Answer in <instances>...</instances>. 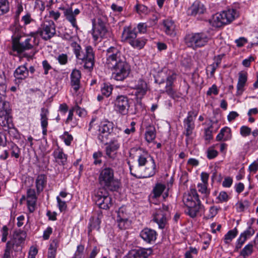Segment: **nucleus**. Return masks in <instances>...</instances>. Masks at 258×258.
<instances>
[{
  "label": "nucleus",
  "instance_id": "b1692460",
  "mask_svg": "<svg viewBox=\"0 0 258 258\" xmlns=\"http://www.w3.org/2000/svg\"><path fill=\"white\" fill-rule=\"evenodd\" d=\"M152 252L151 248H140L131 252L128 258H147Z\"/></svg>",
  "mask_w": 258,
  "mask_h": 258
},
{
  "label": "nucleus",
  "instance_id": "3c124183",
  "mask_svg": "<svg viewBox=\"0 0 258 258\" xmlns=\"http://www.w3.org/2000/svg\"><path fill=\"white\" fill-rule=\"evenodd\" d=\"M11 156L18 158L20 154V149L15 144H13L11 146Z\"/></svg>",
  "mask_w": 258,
  "mask_h": 258
},
{
  "label": "nucleus",
  "instance_id": "ddd939ff",
  "mask_svg": "<svg viewBox=\"0 0 258 258\" xmlns=\"http://www.w3.org/2000/svg\"><path fill=\"white\" fill-rule=\"evenodd\" d=\"M130 107V99L127 96L120 95L114 100V109L115 111L122 115L128 113Z\"/></svg>",
  "mask_w": 258,
  "mask_h": 258
},
{
  "label": "nucleus",
  "instance_id": "393cba45",
  "mask_svg": "<svg viewBox=\"0 0 258 258\" xmlns=\"http://www.w3.org/2000/svg\"><path fill=\"white\" fill-rule=\"evenodd\" d=\"M28 70L25 65L19 66L14 73V76L16 79L15 81H18L19 82L26 79L28 76Z\"/></svg>",
  "mask_w": 258,
  "mask_h": 258
},
{
  "label": "nucleus",
  "instance_id": "a18cd8bd",
  "mask_svg": "<svg viewBox=\"0 0 258 258\" xmlns=\"http://www.w3.org/2000/svg\"><path fill=\"white\" fill-rule=\"evenodd\" d=\"M165 92L174 99L179 97L176 91L173 89L172 86L166 85Z\"/></svg>",
  "mask_w": 258,
  "mask_h": 258
},
{
  "label": "nucleus",
  "instance_id": "37998d69",
  "mask_svg": "<svg viewBox=\"0 0 258 258\" xmlns=\"http://www.w3.org/2000/svg\"><path fill=\"white\" fill-rule=\"evenodd\" d=\"M10 10L8 0H0V16L7 13Z\"/></svg>",
  "mask_w": 258,
  "mask_h": 258
},
{
  "label": "nucleus",
  "instance_id": "bb28decb",
  "mask_svg": "<svg viewBox=\"0 0 258 258\" xmlns=\"http://www.w3.org/2000/svg\"><path fill=\"white\" fill-rule=\"evenodd\" d=\"M49 114L48 110L44 107L41 109V126L42 128V134L44 136L47 134V127L48 126V115Z\"/></svg>",
  "mask_w": 258,
  "mask_h": 258
},
{
  "label": "nucleus",
  "instance_id": "69168bd1",
  "mask_svg": "<svg viewBox=\"0 0 258 258\" xmlns=\"http://www.w3.org/2000/svg\"><path fill=\"white\" fill-rule=\"evenodd\" d=\"M42 66L44 70V74L45 75H47L48 73V71L52 69L51 66L46 60H44L42 61Z\"/></svg>",
  "mask_w": 258,
  "mask_h": 258
},
{
  "label": "nucleus",
  "instance_id": "423d86ee",
  "mask_svg": "<svg viewBox=\"0 0 258 258\" xmlns=\"http://www.w3.org/2000/svg\"><path fill=\"white\" fill-rule=\"evenodd\" d=\"M71 46L73 48V51L76 58L81 60L84 63V68L91 72L94 66L95 54L93 48L91 46H87L85 48V52H81V47L76 42L73 40Z\"/></svg>",
  "mask_w": 258,
  "mask_h": 258
},
{
  "label": "nucleus",
  "instance_id": "a211bd4d",
  "mask_svg": "<svg viewBox=\"0 0 258 258\" xmlns=\"http://www.w3.org/2000/svg\"><path fill=\"white\" fill-rule=\"evenodd\" d=\"M157 232L154 230L148 228H144L140 232V237L148 243L154 242L157 238Z\"/></svg>",
  "mask_w": 258,
  "mask_h": 258
},
{
  "label": "nucleus",
  "instance_id": "f257e3e1",
  "mask_svg": "<svg viewBox=\"0 0 258 258\" xmlns=\"http://www.w3.org/2000/svg\"><path fill=\"white\" fill-rule=\"evenodd\" d=\"M105 64L111 70L112 77L117 81H123L131 72L125 57L114 47H109L106 51Z\"/></svg>",
  "mask_w": 258,
  "mask_h": 258
},
{
  "label": "nucleus",
  "instance_id": "e433bc0d",
  "mask_svg": "<svg viewBox=\"0 0 258 258\" xmlns=\"http://www.w3.org/2000/svg\"><path fill=\"white\" fill-rule=\"evenodd\" d=\"M237 230L236 228L229 230L225 235L224 238V242L225 244H229L237 234Z\"/></svg>",
  "mask_w": 258,
  "mask_h": 258
},
{
  "label": "nucleus",
  "instance_id": "864d4df0",
  "mask_svg": "<svg viewBox=\"0 0 258 258\" xmlns=\"http://www.w3.org/2000/svg\"><path fill=\"white\" fill-rule=\"evenodd\" d=\"M102 156V153L100 151L94 153L93 155V157L94 159V164L95 165L100 164L102 163V160L101 159Z\"/></svg>",
  "mask_w": 258,
  "mask_h": 258
},
{
  "label": "nucleus",
  "instance_id": "dca6fc26",
  "mask_svg": "<svg viewBox=\"0 0 258 258\" xmlns=\"http://www.w3.org/2000/svg\"><path fill=\"white\" fill-rule=\"evenodd\" d=\"M197 115L194 111H190L188 112L187 117L183 121L184 128L185 130V135L186 137H189L191 135L192 131L195 127L193 116L196 117Z\"/></svg>",
  "mask_w": 258,
  "mask_h": 258
},
{
  "label": "nucleus",
  "instance_id": "ea45409f",
  "mask_svg": "<svg viewBox=\"0 0 258 258\" xmlns=\"http://www.w3.org/2000/svg\"><path fill=\"white\" fill-rule=\"evenodd\" d=\"M165 188V186L164 184L161 183L156 184L153 190V197L154 198L159 197L164 190Z\"/></svg>",
  "mask_w": 258,
  "mask_h": 258
},
{
  "label": "nucleus",
  "instance_id": "8fccbe9b",
  "mask_svg": "<svg viewBox=\"0 0 258 258\" xmlns=\"http://www.w3.org/2000/svg\"><path fill=\"white\" fill-rule=\"evenodd\" d=\"M61 138L63 140L64 142L67 146H70L73 140V136L69 134L68 132H65L61 136Z\"/></svg>",
  "mask_w": 258,
  "mask_h": 258
},
{
  "label": "nucleus",
  "instance_id": "13d9d810",
  "mask_svg": "<svg viewBox=\"0 0 258 258\" xmlns=\"http://www.w3.org/2000/svg\"><path fill=\"white\" fill-rule=\"evenodd\" d=\"M217 199L220 203L226 202L228 201L229 199V196L226 192L222 191L219 193V195L217 197Z\"/></svg>",
  "mask_w": 258,
  "mask_h": 258
},
{
  "label": "nucleus",
  "instance_id": "052dcab7",
  "mask_svg": "<svg viewBox=\"0 0 258 258\" xmlns=\"http://www.w3.org/2000/svg\"><path fill=\"white\" fill-rule=\"evenodd\" d=\"M251 128L247 126H242L240 127V133L241 136L246 137L249 136L251 133Z\"/></svg>",
  "mask_w": 258,
  "mask_h": 258
},
{
  "label": "nucleus",
  "instance_id": "0eeeda50",
  "mask_svg": "<svg viewBox=\"0 0 258 258\" xmlns=\"http://www.w3.org/2000/svg\"><path fill=\"white\" fill-rule=\"evenodd\" d=\"M11 112L9 102L6 100L5 96L0 93V124L5 131L13 127Z\"/></svg>",
  "mask_w": 258,
  "mask_h": 258
},
{
  "label": "nucleus",
  "instance_id": "09e8293b",
  "mask_svg": "<svg viewBox=\"0 0 258 258\" xmlns=\"http://www.w3.org/2000/svg\"><path fill=\"white\" fill-rule=\"evenodd\" d=\"M6 78L4 73L0 74V91L3 92H6L7 90Z\"/></svg>",
  "mask_w": 258,
  "mask_h": 258
},
{
  "label": "nucleus",
  "instance_id": "0e129e2a",
  "mask_svg": "<svg viewBox=\"0 0 258 258\" xmlns=\"http://www.w3.org/2000/svg\"><path fill=\"white\" fill-rule=\"evenodd\" d=\"M248 170L250 172L255 173L258 170V162L254 161L248 167Z\"/></svg>",
  "mask_w": 258,
  "mask_h": 258
},
{
  "label": "nucleus",
  "instance_id": "473e14b6",
  "mask_svg": "<svg viewBox=\"0 0 258 258\" xmlns=\"http://www.w3.org/2000/svg\"><path fill=\"white\" fill-rule=\"evenodd\" d=\"M20 246L13 239L8 241L6 244L4 255L10 257L13 251H18Z\"/></svg>",
  "mask_w": 258,
  "mask_h": 258
},
{
  "label": "nucleus",
  "instance_id": "f8f14e48",
  "mask_svg": "<svg viewBox=\"0 0 258 258\" xmlns=\"http://www.w3.org/2000/svg\"><path fill=\"white\" fill-rule=\"evenodd\" d=\"M36 33L39 34L44 40L50 39L56 33L54 23L52 21L44 23L37 30Z\"/></svg>",
  "mask_w": 258,
  "mask_h": 258
},
{
  "label": "nucleus",
  "instance_id": "c03bdc74",
  "mask_svg": "<svg viewBox=\"0 0 258 258\" xmlns=\"http://www.w3.org/2000/svg\"><path fill=\"white\" fill-rule=\"evenodd\" d=\"M253 251V244L249 243L244 246L240 252L242 256L246 257L250 255Z\"/></svg>",
  "mask_w": 258,
  "mask_h": 258
},
{
  "label": "nucleus",
  "instance_id": "cd10ccee",
  "mask_svg": "<svg viewBox=\"0 0 258 258\" xmlns=\"http://www.w3.org/2000/svg\"><path fill=\"white\" fill-rule=\"evenodd\" d=\"M47 183V177L44 174L38 175L35 180V185L36 188L37 192L39 194L42 192Z\"/></svg>",
  "mask_w": 258,
  "mask_h": 258
},
{
  "label": "nucleus",
  "instance_id": "58836bf2",
  "mask_svg": "<svg viewBox=\"0 0 258 258\" xmlns=\"http://www.w3.org/2000/svg\"><path fill=\"white\" fill-rule=\"evenodd\" d=\"M156 138V131L154 127H149L147 128L145 132L146 140L150 143L152 142Z\"/></svg>",
  "mask_w": 258,
  "mask_h": 258
},
{
  "label": "nucleus",
  "instance_id": "9d476101",
  "mask_svg": "<svg viewBox=\"0 0 258 258\" xmlns=\"http://www.w3.org/2000/svg\"><path fill=\"white\" fill-rule=\"evenodd\" d=\"M21 38V36H17L13 38L12 40L13 50L18 53H20L25 50L31 49L34 45L38 44V41H36L35 33H32L30 36L27 37L24 41L22 42H20Z\"/></svg>",
  "mask_w": 258,
  "mask_h": 258
},
{
  "label": "nucleus",
  "instance_id": "c85d7f7f",
  "mask_svg": "<svg viewBox=\"0 0 258 258\" xmlns=\"http://www.w3.org/2000/svg\"><path fill=\"white\" fill-rule=\"evenodd\" d=\"M66 19L71 24L72 26L75 28L76 31L79 30L77 25L76 16L73 14L72 8H68L64 10L63 12Z\"/></svg>",
  "mask_w": 258,
  "mask_h": 258
},
{
  "label": "nucleus",
  "instance_id": "de8ad7c7",
  "mask_svg": "<svg viewBox=\"0 0 258 258\" xmlns=\"http://www.w3.org/2000/svg\"><path fill=\"white\" fill-rule=\"evenodd\" d=\"M198 253V250L196 247H189L184 254V258H193V255H197Z\"/></svg>",
  "mask_w": 258,
  "mask_h": 258
},
{
  "label": "nucleus",
  "instance_id": "aec40b11",
  "mask_svg": "<svg viewBox=\"0 0 258 258\" xmlns=\"http://www.w3.org/2000/svg\"><path fill=\"white\" fill-rule=\"evenodd\" d=\"M254 230L251 226H249L246 230L240 234L237 240L236 247L238 249L240 248L245 241L251 237L254 234Z\"/></svg>",
  "mask_w": 258,
  "mask_h": 258
},
{
  "label": "nucleus",
  "instance_id": "4be33fe9",
  "mask_svg": "<svg viewBox=\"0 0 258 258\" xmlns=\"http://www.w3.org/2000/svg\"><path fill=\"white\" fill-rule=\"evenodd\" d=\"M52 155L55 159V161L60 165H65L67 163L68 156L65 154L62 149L58 147L55 149Z\"/></svg>",
  "mask_w": 258,
  "mask_h": 258
},
{
  "label": "nucleus",
  "instance_id": "6ab92c4d",
  "mask_svg": "<svg viewBox=\"0 0 258 258\" xmlns=\"http://www.w3.org/2000/svg\"><path fill=\"white\" fill-rule=\"evenodd\" d=\"M135 95L137 98L142 99L146 94L148 87L146 82L143 79H139L135 85Z\"/></svg>",
  "mask_w": 258,
  "mask_h": 258
},
{
  "label": "nucleus",
  "instance_id": "6e6d98bb",
  "mask_svg": "<svg viewBox=\"0 0 258 258\" xmlns=\"http://www.w3.org/2000/svg\"><path fill=\"white\" fill-rule=\"evenodd\" d=\"M56 200L57 202V205L60 211L62 212L65 211L67 207L66 202L62 201L58 196L56 197Z\"/></svg>",
  "mask_w": 258,
  "mask_h": 258
},
{
  "label": "nucleus",
  "instance_id": "49530a36",
  "mask_svg": "<svg viewBox=\"0 0 258 258\" xmlns=\"http://www.w3.org/2000/svg\"><path fill=\"white\" fill-rule=\"evenodd\" d=\"M137 102L135 104V111L134 114H137L144 110V106L140 98H137Z\"/></svg>",
  "mask_w": 258,
  "mask_h": 258
},
{
  "label": "nucleus",
  "instance_id": "20e7f679",
  "mask_svg": "<svg viewBox=\"0 0 258 258\" xmlns=\"http://www.w3.org/2000/svg\"><path fill=\"white\" fill-rule=\"evenodd\" d=\"M98 182L101 186L111 191H116L120 186L119 180L114 177L113 169L107 166L100 169Z\"/></svg>",
  "mask_w": 258,
  "mask_h": 258
},
{
  "label": "nucleus",
  "instance_id": "680f3d73",
  "mask_svg": "<svg viewBox=\"0 0 258 258\" xmlns=\"http://www.w3.org/2000/svg\"><path fill=\"white\" fill-rule=\"evenodd\" d=\"M57 60L60 64H66L68 62V55L64 53L59 54L57 57Z\"/></svg>",
  "mask_w": 258,
  "mask_h": 258
},
{
  "label": "nucleus",
  "instance_id": "4468645a",
  "mask_svg": "<svg viewBox=\"0 0 258 258\" xmlns=\"http://www.w3.org/2000/svg\"><path fill=\"white\" fill-rule=\"evenodd\" d=\"M98 127V139L100 142L105 143L112 132L113 124L112 122L105 120L101 122Z\"/></svg>",
  "mask_w": 258,
  "mask_h": 258
},
{
  "label": "nucleus",
  "instance_id": "603ef678",
  "mask_svg": "<svg viewBox=\"0 0 258 258\" xmlns=\"http://www.w3.org/2000/svg\"><path fill=\"white\" fill-rule=\"evenodd\" d=\"M219 209L215 206H212L209 209V214L205 217L207 219L214 218L218 213Z\"/></svg>",
  "mask_w": 258,
  "mask_h": 258
},
{
  "label": "nucleus",
  "instance_id": "a878e982",
  "mask_svg": "<svg viewBox=\"0 0 258 258\" xmlns=\"http://www.w3.org/2000/svg\"><path fill=\"white\" fill-rule=\"evenodd\" d=\"M137 38V33L135 30L131 28L125 27L122 33V41H126L129 44Z\"/></svg>",
  "mask_w": 258,
  "mask_h": 258
},
{
  "label": "nucleus",
  "instance_id": "6e6552de",
  "mask_svg": "<svg viewBox=\"0 0 258 258\" xmlns=\"http://www.w3.org/2000/svg\"><path fill=\"white\" fill-rule=\"evenodd\" d=\"M238 16L235 9H229L223 11L221 13H217L213 16L211 21L212 25L215 27H221L233 21Z\"/></svg>",
  "mask_w": 258,
  "mask_h": 258
},
{
  "label": "nucleus",
  "instance_id": "9b49d317",
  "mask_svg": "<svg viewBox=\"0 0 258 258\" xmlns=\"http://www.w3.org/2000/svg\"><path fill=\"white\" fill-rule=\"evenodd\" d=\"M94 201L100 208L108 210L112 206V198L109 196L106 189H99L95 194Z\"/></svg>",
  "mask_w": 258,
  "mask_h": 258
},
{
  "label": "nucleus",
  "instance_id": "e2e57ef3",
  "mask_svg": "<svg viewBox=\"0 0 258 258\" xmlns=\"http://www.w3.org/2000/svg\"><path fill=\"white\" fill-rule=\"evenodd\" d=\"M56 248L54 247L53 243H51L50 245L48 252L47 258H55Z\"/></svg>",
  "mask_w": 258,
  "mask_h": 258
},
{
  "label": "nucleus",
  "instance_id": "c9c22d12",
  "mask_svg": "<svg viewBox=\"0 0 258 258\" xmlns=\"http://www.w3.org/2000/svg\"><path fill=\"white\" fill-rule=\"evenodd\" d=\"M147 39L144 38H136L130 42V45L135 48L141 49L146 43Z\"/></svg>",
  "mask_w": 258,
  "mask_h": 258
},
{
  "label": "nucleus",
  "instance_id": "c756f323",
  "mask_svg": "<svg viewBox=\"0 0 258 258\" xmlns=\"http://www.w3.org/2000/svg\"><path fill=\"white\" fill-rule=\"evenodd\" d=\"M164 30L166 34L173 36L176 34L175 25L171 20H166L163 22Z\"/></svg>",
  "mask_w": 258,
  "mask_h": 258
},
{
  "label": "nucleus",
  "instance_id": "a19ab883",
  "mask_svg": "<svg viewBox=\"0 0 258 258\" xmlns=\"http://www.w3.org/2000/svg\"><path fill=\"white\" fill-rule=\"evenodd\" d=\"M113 87L111 85L104 83L103 86L101 88L102 95L106 97H109L112 93Z\"/></svg>",
  "mask_w": 258,
  "mask_h": 258
},
{
  "label": "nucleus",
  "instance_id": "1a4fd4ad",
  "mask_svg": "<svg viewBox=\"0 0 258 258\" xmlns=\"http://www.w3.org/2000/svg\"><path fill=\"white\" fill-rule=\"evenodd\" d=\"M209 40L208 35L203 32L188 34L184 38L186 45L194 49L205 46Z\"/></svg>",
  "mask_w": 258,
  "mask_h": 258
},
{
  "label": "nucleus",
  "instance_id": "39448f33",
  "mask_svg": "<svg viewBox=\"0 0 258 258\" xmlns=\"http://www.w3.org/2000/svg\"><path fill=\"white\" fill-rule=\"evenodd\" d=\"M71 46L73 48V51L76 58L81 60L84 63V68L91 72L94 66L95 54L93 48L91 46H87L85 48V52H81V47L76 42L73 40Z\"/></svg>",
  "mask_w": 258,
  "mask_h": 258
},
{
  "label": "nucleus",
  "instance_id": "412c9836",
  "mask_svg": "<svg viewBox=\"0 0 258 258\" xmlns=\"http://www.w3.org/2000/svg\"><path fill=\"white\" fill-rule=\"evenodd\" d=\"M247 80V73L245 72H240L238 73V80L237 85V95L240 96L242 94Z\"/></svg>",
  "mask_w": 258,
  "mask_h": 258
},
{
  "label": "nucleus",
  "instance_id": "f704fd0d",
  "mask_svg": "<svg viewBox=\"0 0 258 258\" xmlns=\"http://www.w3.org/2000/svg\"><path fill=\"white\" fill-rule=\"evenodd\" d=\"M119 144L116 141L111 142L110 144L106 147V154L109 158H112V153L116 151L119 148Z\"/></svg>",
  "mask_w": 258,
  "mask_h": 258
},
{
  "label": "nucleus",
  "instance_id": "f3484780",
  "mask_svg": "<svg viewBox=\"0 0 258 258\" xmlns=\"http://www.w3.org/2000/svg\"><path fill=\"white\" fill-rule=\"evenodd\" d=\"M167 216L168 212L158 209L154 214L153 220L158 225L159 228L163 229L167 223Z\"/></svg>",
  "mask_w": 258,
  "mask_h": 258
},
{
  "label": "nucleus",
  "instance_id": "bf43d9fd",
  "mask_svg": "<svg viewBox=\"0 0 258 258\" xmlns=\"http://www.w3.org/2000/svg\"><path fill=\"white\" fill-rule=\"evenodd\" d=\"M136 11L139 14H146L148 13V8L142 4H137L136 6Z\"/></svg>",
  "mask_w": 258,
  "mask_h": 258
},
{
  "label": "nucleus",
  "instance_id": "5701e85b",
  "mask_svg": "<svg viewBox=\"0 0 258 258\" xmlns=\"http://www.w3.org/2000/svg\"><path fill=\"white\" fill-rule=\"evenodd\" d=\"M81 74L80 71L74 70L71 74V84L75 92H77L80 86V79Z\"/></svg>",
  "mask_w": 258,
  "mask_h": 258
},
{
  "label": "nucleus",
  "instance_id": "4d7b16f0",
  "mask_svg": "<svg viewBox=\"0 0 258 258\" xmlns=\"http://www.w3.org/2000/svg\"><path fill=\"white\" fill-rule=\"evenodd\" d=\"M36 199H27V206L30 212L32 213L35 210Z\"/></svg>",
  "mask_w": 258,
  "mask_h": 258
},
{
  "label": "nucleus",
  "instance_id": "5fc2aeb1",
  "mask_svg": "<svg viewBox=\"0 0 258 258\" xmlns=\"http://www.w3.org/2000/svg\"><path fill=\"white\" fill-rule=\"evenodd\" d=\"M199 191L202 194H205L206 196L209 195L210 192L207 188V184L205 183H199L198 184Z\"/></svg>",
  "mask_w": 258,
  "mask_h": 258
},
{
  "label": "nucleus",
  "instance_id": "2f4dec72",
  "mask_svg": "<svg viewBox=\"0 0 258 258\" xmlns=\"http://www.w3.org/2000/svg\"><path fill=\"white\" fill-rule=\"evenodd\" d=\"M205 9L204 5L198 1L194 3L192 6L188 9V13L191 15H196L197 14H203Z\"/></svg>",
  "mask_w": 258,
  "mask_h": 258
},
{
  "label": "nucleus",
  "instance_id": "79ce46f5",
  "mask_svg": "<svg viewBox=\"0 0 258 258\" xmlns=\"http://www.w3.org/2000/svg\"><path fill=\"white\" fill-rule=\"evenodd\" d=\"M26 233L23 231H21L15 234L14 238L12 239L16 243L20 246L21 244L23 242L26 238Z\"/></svg>",
  "mask_w": 258,
  "mask_h": 258
},
{
  "label": "nucleus",
  "instance_id": "774afa93",
  "mask_svg": "<svg viewBox=\"0 0 258 258\" xmlns=\"http://www.w3.org/2000/svg\"><path fill=\"white\" fill-rule=\"evenodd\" d=\"M218 94V90L216 85H213L210 88L207 92V95L210 96L212 94L215 95Z\"/></svg>",
  "mask_w": 258,
  "mask_h": 258
},
{
  "label": "nucleus",
  "instance_id": "2eb2a0df",
  "mask_svg": "<svg viewBox=\"0 0 258 258\" xmlns=\"http://www.w3.org/2000/svg\"><path fill=\"white\" fill-rule=\"evenodd\" d=\"M107 30L106 23L101 18L97 19V23L93 29L92 35L95 41H97L99 38H102L106 36Z\"/></svg>",
  "mask_w": 258,
  "mask_h": 258
},
{
  "label": "nucleus",
  "instance_id": "338daca9",
  "mask_svg": "<svg viewBox=\"0 0 258 258\" xmlns=\"http://www.w3.org/2000/svg\"><path fill=\"white\" fill-rule=\"evenodd\" d=\"M27 199H37L35 189L29 188L27 191Z\"/></svg>",
  "mask_w": 258,
  "mask_h": 258
},
{
  "label": "nucleus",
  "instance_id": "72a5a7b5",
  "mask_svg": "<svg viewBox=\"0 0 258 258\" xmlns=\"http://www.w3.org/2000/svg\"><path fill=\"white\" fill-rule=\"evenodd\" d=\"M128 219V216L126 212L125 208L121 207L118 209L117 212V221L118 223V226L120 228H122V223L126 222Z\"/></svg>",
  "mask_w": 258,
  "mask_h": 258
},
{
  "label": "nucleus",
  "instance_id": "7c9ffc66",
  "mask_svg": "<svg viewBox=\"0 0 258 258\" xmlns=\"http://www.w3.org/2000/svg\"><path fill=\"white\" fill-rule=\"evenodd\" d=\"M231 138V129L228 127L225 126L220 130V133L216 137V140L218 141H226L230 140Z\"/></svg>",
  "mask_w": 258,
  "mask_h": 258
},
{
  "label": "nucleus",
  "instance_id": "7ed1b4c3",
  "mask_svg": "<svg viewBox=\"0 0 258 258\" xmlns=\"http://www.w3.org/2000/svg\"><path fill=\"white\" fill-rule=\"evenodd\" d=\"M182 201L186 207L185 213L192 218L196 217L204 208L195 188L190 189L188 193L183 195Z\"/></svg>",
  "mask_w": 258,
  "mask_h": 258
},
{
  "label": "nucleus",
  "instance_id": "4c0bfd02",
  "mask_svg": "<svg viewBox=\"0 0 258 258\" xmlns=\"http://www.w3.org/2000/svg\"><path fill=\"white\" fill-rule=\"evenodd\" d=\"M101 221L100 219L97 217L96 218H93L90 220L89 226L88 227V233H90L93 229L99 230L100 228V224Z\"/></svg>",
  "mask_w": 258,
  "mask_h": 258
},
{
  "label": "nucleus",
  "instance_id": "f03ea898",
  "mask_svg": "<svg viewBox=\"0 0 258 258\" xmlns=\"http://www.w3.org/2000/svg\"><path fill=\"white\" fill-rule=\"evenodd\" d=\"M132 151H136L138 164L130 166L131 174L139 179L153 176L157 171L153 158L150 156L147 151L141 148L132 149Z\"/></svg>",
  "mask_w": 258,
  "mask_h": 258
}]
</instances>
